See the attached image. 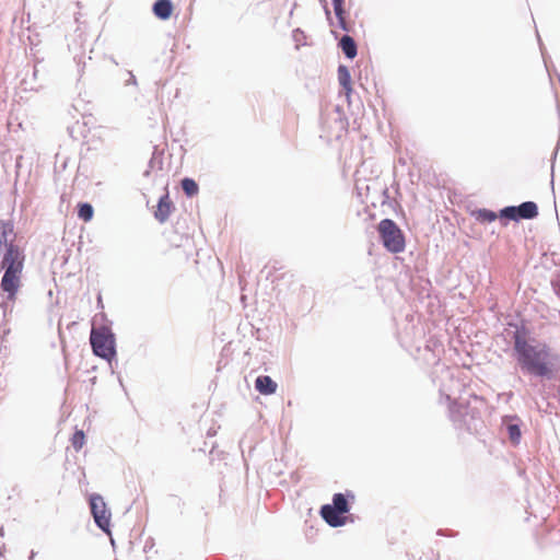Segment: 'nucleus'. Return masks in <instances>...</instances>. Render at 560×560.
<instances>
[{"instance_id":"f3484780","label":"nucleus","mask_w":560,"mask_h":560,"mask_svg":"<svg viewBox=\"0 0 560 560\" xmlns=\"http://www.w3.org/2000/svg\"><path fill=\"white\" fill-rule=\"evenodd\" d=\"M506 430H508L509 438H510L511 442L515 445L518 444L520 440L522 438V432H521L518 424L509 423L506 425Z\"/></svg>"},{"instance_id":"dca6fc26","label":"nucleus","mask_w":560,"mask_h":560,"mask_svg":"<svg viewBox=\"0 0 560 560\" xmlns=\"http://www.w3.org/2000/svg\"><path fill=\"white\" fill-rule=\"evenodd\" d=\"M182 188L188 197L197 195L199 190L197 183L191 178H184L182 180Z\"/></svg>"},{"instance_id":"f8f14e48","label":"nucleus","mask_w":560,"mask_h":560,"mask_svg":"<svg viewBox=\"0 0 560 560\" xmlns=\"http://www.w3.org/2000/svg\"><path fill=\"white\" fill-rule=\"evenodd\" d=\"M338 81L349 97L352 93V83L350 71L346 66H339L338 68Z\"/></svg>"},{"instance_id":"a211bd4d","label":"nucleus","mask_w":560,"mask_h":560,"mask_svg":"<svg viewBox=\"0 0 560 560\" xmlns=\"http://www.w3.org/2000/svg\"><path fill=\"white\" fill-rule=\"evenodd\" d=\"M72 446L75 451H80L85 444V434L82 430H77L71 438Z\"/></svg>"},{"instance_id":"9b49d317","label":"nucleus","mask_w":560,"mask_h":560,"mask_svg":"<svg viewBox=\"0 0 560 560\" xmlns=\"http://www.w3.org/2000/svg\"><path fill=\"white\" fill-rule=\"evenodd\" d=\"M339 47L341 48L342 52L346 55L347 58L353 59L357 56V44L354 39L349 36L345 35L341 37L339 42Z\"/></svg>"},{"instance_id":"2eb2a0df","label":"nucleus","mask_w":560,"mask_h":560,"mask_svg":"<svg viewBox=\"0 0 560 560\" xmlns=\"http://www.w3.org/2000/svg\"><path fill=\"white\" fill-rule=\"evenodd\" d=\"M94 214L93 207L90 203H79L78 206V217L84 222H89L92 220Z\"/></svg>"},{"instance_id":"4468645a","label":"nucleus","mask_w":560,"mask_h":560,"mask_svg":"<svg viewBox=\"0 0 560 560\" xmlns=\"http://www.w3.org/2000/svg\"><path fill=\"white\" fill-rule=\"evenodd\" d=\"M477 221L481 223H490L498 218L497 213L488 209H479L474 213Z\"/></svg>"},{"instance_id":"1a4fd4ad","label":"nucleus","mask_w":560,"mask_h":560,"mask_svg":"<svg viewBox=\"0 0 560 560\" xmlns=\"http://www.w3.org/2000/svg\"><path fill=\"white\" fill-rule=\"evenodd\" d=\"M256 389L262 395H272L277 392V383L268 375L258 376L255 381Z\"/></svg>"},{"instance_id":"20e7f679","label":"nucleus","mask_w":560,"mask_h":560,"mask_svg":"<svg viewBox=\"0 0 560 560\" xmlns=\"http://www.w3.org/2000/svg\"><path fill=\"white\" fill-rule=\"evenodd\" d=\"M93 352L103 359L110 360L115 357V338L106 326L93 327L90 336Z\"/></svg>"},{"instance_id":"7ed1b4c3","label":"nucleus","mask_w":560,"mask_h":560,"mask_svg":"<svg viewBox=\"0 0 560 560\" xmlns=\"http://www.w3.org/2000/svg\"><path fill=\"white\" fill-rule=\"evenodd\" d=\"M383 246L393 254H398L405 250L406 241L402 231L390 219L382 220L377 225Z\"/></svg>"},{"instance_id":"f03ea898","label":"nucleus","mask_w":560,"mask_h":560,"mask_svg":"<svg viewBox=\"0 0 560 560\" xmlns=\"http://www.w3.org/2000/svg\"><path fill=\"white\" fill-rule=\"evenodd\" d=\"M514 349L522 369L538 376H546L550 373V368L547 362L549 349L546 345L539 347L533 346L520 334H516Z\"/></svg>"},{"instance_id":"423d86ee","label":"nucleus","mask_w":560,"mask_h":560,"mask_svg":"<svg viewBox=\"0 0 560 560\" xmlns=\"http://www.w3.org/2000/svg\"><path fill=\"white\" fill-rule=\"evenodd\" d=\"M91 512L97 526L106 533H109L110 512L107 510L104 499L100 494L90 497Z\"/></svg>"},{"instance_id":"f257e3e1","label":"nucleus","mask_w":560,"mask_h":560,"mask_svg":"<svg viewBox=\"0 0 560 560\" xmlns=\"http://www.w3.org/2000/svg\"><path fill=\"white\" fill-rule=\"evenodd\" d=\"M18 234L11 220H0V289L4 294L2 307L13 305L23 285L24 249L16 243Z\"/></svg>"},{"instance_id":"0eeeda50","label":"nucleus","mask_w":560,"mask_h":560,"mask_svg":"<svg viewBox=\"0 0 560 560\" xmlns=\"http://www.w3.org/2000/svg\"><path fill=\"white\" fill-rule=\"evenodd\" d=\"M538 215V207L533 201H526L522 205L514 207H505L500 211V217L509 220L517 221L520 219H534Z\"/></svg>"},{"instance_id":"9d476101","label":"nucleus","mask_w":560,"mask_h":560,"mask_svg":"<svg viewBox=\"0 0 560 560\" xmlns=\"http://www.w3.org/2000/svg\"><path fill=\"white\" fill-rule=\"evenodd\" d=\"M153 13L161 20H167L173 13V4L170 0H158L153 5Z\"/></svg>"},{"instance_id":"6e6552de","label":"nucleus","mask_w":560,"mask_h":560,"mask_svg":"<svg viewBox=\"0 0 560 560\" xmlns=\"http://www.w3.org/2000/svg\"><path fill=\"white\" fill-rule=\"evenodd\" d=\"M173 210V202L170 199L168 194L166 192L162 196L158 202L156 209L154 211V218L160 222L164 223L170 218Z\"/></svg>"},{"instance_id":"39448f33","label":"nucleus","mask_w":560,"mask_h":560,"mask_svg":"<svg viewBox=\"0 0 560 560\" xmlns=\"http://www.w3.org/2000/svg\"><path fill=\"white\" fill-rule=\"evenodd\" d=\"M348 512V500L342 493L334 494L332 504H325L320 508L322 517L332 527L343 526L347 523V516L343 514Z\"/></svg>"},{"instance_id":"ddd939ff","label":"nucleus","mask_w":560,"mask_h":560,"mask_svg":"<svg viewBox=\"0 0 560 560\" xmlns=\"http://www.w3.org/2000/svg\"><path fill=\"white\" fill-rule=\"evenodd\" d=\"M332 4H334L335 14L339 22V26L343 31L349 32L350 30L348 27V24H347L346 18H345L343 0H332Z\"/></svg>"}]
</instances>
